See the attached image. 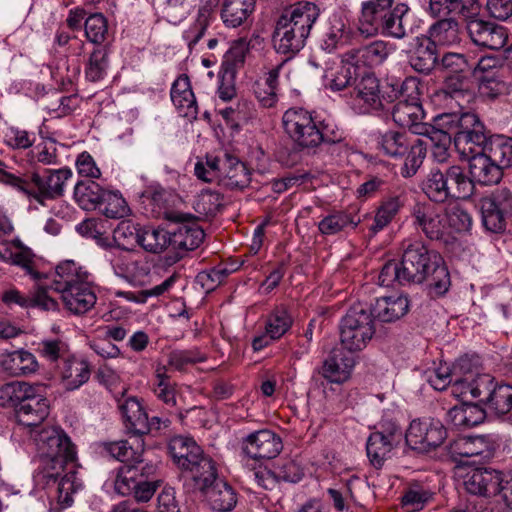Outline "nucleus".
Wrapping results in <instances>:
<instances>
[{
	"mask_svg": "<svg viewBox=\"0 0 512 512\" xmlns=\"http://www.w3.org/2000/svg\"><path fill=\"white\" fill-rule=\"evenodd\" d=\"M103 442L102 448L112 458L123 462L114 480L115 491L122 496H132L137 502H148L162 483L159 468L153 462H145L143 438Z\"/></svg>",
	"mask_w": 512,
	"mask_h": 512,
	"instance_id": "obj_1",
	"label": "nucleus"
},
{
	"mask_svg": "<svg viewBox=\"0 0 512 512\" xmlns=\"http://www.w3.org/2000/svg\"><path fill=\"white\" fill-rule=\"evenodd\" d=\"M401 258L403 278L409 284H424L429 294L443 296L451 285L449 270L441 254L421 240H405Z\"/></svg>",
	"mask_w": 512,
	"mask_h": 512,
	"instance_id": "obj_2",
	"label": "nucleus"
},
{
	"mask_svg": "<svg viewBox=\"0 0 512 512\" xmlns=\"http://www.w3.org/2000/svg\"><path fill=\"white\" fill-rule=\"evenodd\" d=\"M44 386L27 382L13 381L0 388V401L3 406L14 408L20 425L36 427L49 415V402L44 395Z\"/></svg>",
	"mask_w": 512,
	"mask_h": 512,
	"instance_id": "obj_3",
	"label": "nucleus"
},
{
	"mask_svg": "<svg viewBox=\"0 0 512 512\" xmlns=\"http://www.w3.org/2000/svg\"><path fill=\"white\" fill-rule=\"evenodd\" d=\"M72 175V170L68 167L45 169L43 175L33 172L30 181L4 173L6 183L23 192L29 200H34L42 206H45L47 200H55L64 195L65 184Z\"/></svg>",
	"mask_w": 512,
	"mask_h": 512,
	"instance_id": "obj_4",
	"label": "nucleus"
},
{
	"mask_svg": "<svg viewBox=\"0 0 512 512\" xmlns=\"http://www.w3.org/2000/svg\"><path fill=\"white\" fill-rule=\"evenodd\" d=\"M377 148L384 155L402 161L401 175L405 178L417 173L427 152L422 140L396 130L381 133L377 137Z\"/></svg>",
	"mask_w": 512,
	"mask_h": 512,
	"instance_id": "obj_5",
	"label": "nucleus"
},
{
	"mask_svg": "<svg viewBox=\"0 0 512 512\" xmlns=\"http://www.w3.org/2000/svg\"><path fill=\"white\" fill-rule=\"evenodd\" d=\"M52 464L41 463L43 478L46 483H57L58 501L70 506L73 502L72 494L76 492L75 475L77 459L76 448L67 436V445H56L51 452Z\"/></svg>",
	"mask_w": 512,
	"mask_h": 512,
	"instance_id": "obj_6",
	"label": "nucleus"
},
{
	"mask_svg": "<svg viewBox=\"0 0 512 512\" xmlns=\"http://www.w3.org/2000/svg\"><path fill=\"white\" fill-rule=\"evenodd\" d=\"M422 190L433 202L444 203L448 199H468L472 196V185L459 165L444 170L432 168L426 175Z\"/></svg>",
	"mask_w": 512,
	"mask_h": 512,
	"instance_id": "obj_7",
	"label": "nucleus"
},
{
	"mask_svg": "<svg viewBox=\"0 0 512 512\" xmlns=\"http://www.w3.org/2000/svg\"><path fill=\"white\" fill-rule=\"evenodd\" d=\"M479 116L471 111H452L434 117V126H422L421 133L431 134V141L437 147L446 148L447 144L455 141L456 136L471 135L485 130Z\"/></svg>",
	"mask_w": 512,
	"mask_h": 512,
	"instance_id": "obj_8",
	"label": "nucleus"
},
{
	"mask_svg": "<svg viewBox=\"0 0 512 512\" xmlns=\"http://www.w3.org/2000/svg\"><path fill=\"white\" fill-rule=\"evenodd\" d=\"M340 341L349 352L363 350L375 334V322L367 304H355L339 323Z\"/></svg>",
	"mask_w": 512,
	"mask_h": 512,
	"instance_id": "obj_9",
	"label": "nucleus"
},
{
	"mask_svg": "<svg viewBox=\"0 0 512 512\" xmlns=\"http://www.w3.org/2000/svg\"><path fill=\"white\" fill-rule=\"evenodd\" d=\"M448 436L447 428L436 418L423 417L410 422L405 444L418 454H427L440 447Z\"/></svg>",
	"mask_w": 512,
	"mask_h": 512,
	"instance_id": "obj_10",
	"label": "nucleus"
},
{
	"mask_svg": "<svg viewBox=\"0 0 512 512\" xmlns=\"http://www.w3.org/2000/svg\"><path fill=\"white\" fill-rule=\"evenodd\" d=\"M482 224L487 231L501 233L512 218V190L500 187L480 200Z\"/></svg>",
	"mask_w": 512,
	"mask_h": 512,
	"instance_id": "obj_11",
	"label": "nucleus"
},
{
	"mask_svg": "<svg viewBox=\"0 0 512 512\" xmlns=\"http://www.w3.org/2000/svg\"><path fill=\"white\" fill-rule=\"evenodd\" d=\"M285 132L300 148H315L318 136L317 118L303 108H290L282 117Z\"/></svg>",
	"mask_w": 512,
	"mask_h": 512,
	"instance_id": "obj_12",
	"label": "nucleus"
},
{
	"mask_svg": "<svg viewBox=\"0 0 512 512\" xmlns=\"http://www.w3.org/2000/svg\"><path fill=\"white\" fill-rule=\"evenodd\" d=\"M167 219L175 224L169 230L170 246L183 252L191 251L203 242L204 230L197 224V217L192 214L170 212Z\"/></svg>",
	"mask_w": 512,
	"mask_h": 512,
	"instance_id": "obj_13",
	"label": "nucleus"
},
{
	"mask_svg": "<svg viewBox=\"0 0 512 512\" xmlns=\"http://www.w3.org/2000/svg\"><path fill=\"white\" fill-rule=\"evenodd\" d=\"M350 106L357 114H368L384 109L380 85L376 76L362 68L360 77L350 92Z\"/></svg>",
	"mask_w": 512,
	"mask_h": 512,
	"instance_id": "obj_14",
	"label": "nucleus"
},
{
	"mask_svg": "<svg viewBox=\"0 0 512 512\" xmlns=\"http://www.w3.org/2000/svg\"><path fill=\"white\" fill-rule=\"evenodd\" d=\"M310 34L283 14L278 18L273 34L274 47L288 59L300 52L306 45Z\"/></svg>",
	"mask_w": 512,
	"mask_h": 512,
	"instance_id": "obj_15",
	"label": "nucleus"
},
{
	"mask_svg": "<svg viewBox=\"0 0 512 512\" xmlns=\"http://www.w3.org/2000/svg\"><path fill=\"white\" fill-rule=\"evenodd\" d=\"M282 449V439L269 429L252 432L242 442L243 453L252 459H272Z\"/></svg>",
	"mask_w": 512,
	"mask_h": 512,
	"instance_id": "obj_16",
	"label": "nucleus"
},
{
	"mask_svg": "<svg viewBox=\"0 0 512 512\" xmlns=\"http://www.w3.org/2000/svg\"><path fill=\"white\" fill-rule=\"evenodd\" d=\"M466 28L469 37L477 46L499 50L508 40L507 29L493 22L471 19L467 22Z\"/></svg>",
	"mask_w": 512,
	"mask_h": 512,
	"instance_id": "obj_17",
	"label": "nucleus"
},
{
	"mask_svg": "<svg viewBox=\"0 0 512 512\" xmlns=\"http://www.w3.org/2000/svg\"><path fill=\"white\" fill-rule=\"evenodd\" d=\"M1 299L9 307L17 305L23 309L58 310V302L48 295L47 289L43 286H39L34 292L29 294L22 293L16 288H10L2 293Z\"/></svg>",
	"mask_w": 512,
	"mask_h": 512,
	"instance_id": "obj_18",
	"label": "nucleus"
},
{
	"mask_svg": "<svg viewBox=\"0 0 512 512\" xmlns=\"http://www.w3.org/2000/svg\"><path fill=\"white\" fill-rule=\"evenodd\" d=\"M126 433L130 437L143 438L149 433V418L140 402L135 397L118 399Z\"/></svg>",
	"mask_w": 512,
	"mask_h": 512,
	"instance_id": "obj_19",
	"label": "nucleus"
},
{
	"mask_svg": "<svg viewBox=\"0 0 512 512\" xmlns=\"http://www.w3.org/2000/svg\"><path fill=\"white\" fill-rule=\"evenodd\" d=\"M500 473V471L492 468H471L462 476L463 486L472 495L495 496Z\"/></svg>",
	"mask_w": 512,
	"mask_h": 512,
	"instance_id": "obj_20",
	"label": "nucleus"
},
{
	"mask_svg": "<svg viewBox=\"0 0 512 512\" xmlns=\"http://www.w3.org/2000/svg\"><path fill=\"white\" fill-rule=\"evenodd\" d=\"M488 412L498 418L505 417L512 413V385L495 382L491 376V383L481 397Z\"/></svg>",
	"mask_w": 512,
	"mask_h": 512,
	"instance_id": "obj_21",
	"label": "nucleus"
},
{
	"mask_svg": "<svg viewBox=\"0 0 512 512\" xmlns=\"http://www.w3.org/2000/svg\"><path fill=\"white\" fill-rule=\"evenodd\" d=\"M393 121L401 127L409 128L414 134L424 135L431 140V134L421 133L422 126H434V124L423 123V109L420 103L408 101L407 99L398 100L392 108Z\"/></svg>",
	"mask_w": 512,
	"mask_h": 512,
	"instance_id": "obj_22",
	"label": "nucleus"
},
{
	"mask_svg": "<svg viewBox=\"0 0 512 512\" xmlns=\"http://www.w3.org/2000/svg\"><path fill=\"white\" fill-rule=\"evenodd\" d=\"M368 307L374 322L391 323L407 314L409 299L406 295L381 297Z\"/></svg>",
	"mask_w": 512,
	"mask_h": 512,
	"instance_id": "obj_23",
	"label": "nucleus"
},
{
	"mask_svg": "<svg viewBox=\"0 0 512 512\" xmlns=\"http://www.w3.org/2000/svg\"><path fill=\"white\" fill-rule=\"evenodd\" d=\"M354 366L351 352L334 349L323 363L322 375L331 383L342 384L350 378Z\"/></svg>",
	"mask_w": 512,
	"mask_h": 512,
	"instance_id": "obj_24",
	"label": "nucleus"
},
{
	"mask_svg": "<svg viewBox=\"0 0 512 512\" xmlns=\"http://www.w3.org/2000/svg\"><path fill=\"white\" fill-rule=\"evenodd\" d=\"M438 59L435 41L425 36L414 39V48L409 54V64L416 72L428 75L435 68Z\"/></svg>",
	"mask_w": 512,
	"mask_h": 512,
	"instance_id": "obj_25",
	"label": "nucleus"
},
{
	"mask_svg": "<svg viewBox=\"0 0 512 512\" xmlns=\"http://www.w3.org/2000/svg\"><path fill=\"white\" fill-rule=\"evenodd\" d=\"M465 160L468 162L469 175L467 176L472 185V194L475 184L493 185L502 179L503 172L499 170L497 164L486 157L485 153L473 155Z\"/></svg>",
	"mask_w": 512,
	"mask_h": 512,
	"instance_id": "obj_26",
	"label": "nucleus"
},
{
	"mask_svg": "<svg viewBox=\"0 0 512 512\" xmlns=\"http://www.w3.org/2000/svg\"><path fill=\"white\" fill-rule=\"evenodd\" d=\"M171 100L182 117L197 119L198 106L192 91L191 82L186 74H181L172 84Z\"/></svg>",
	"mask_w": 512,
	"mask_h": 512,
	"instance_id": "obj_27",
	"label": "nucleus"
},
{
	"mask_svg": "<svg viewBox=\"0 0 512 512\" xmlns=\"http://www.w3.org/2000/svg\"><path fill=\"white\" fill-rule=\"evenodd\" d=\"M394 0H369L362 2L359 31L366 36L378 34V27L392 8Z\"/></svg>",
	"mask_w": 512,
	"mask_h": 512,
	"instance_id": "obj_28",
	"label": "nucleus"
},
{
	"mask_svg": "<svg viewBox=\"0 0 512 512\" xmlns=\"http://www.w3.org/2000/svg\"><path fill=\"white\" fill-rule=\"evenodd\" d=\"M65 307L75 315H82L92 309L97 297L91 282L80 283L60 292Z\"/></svg>",
	"mask_w": 512,
	"mask_h": 512,
	"instance_id": "obj_29",
	"label": "nucleus"
},
{
	"mask_svg": "<svg viewBox=\"0 0 512 512\" xmlns=\"http://www.w3.org/2000/svg\"><path fill=\"white\" fill-rule=\"evenodd\" d=\"M0 369L10 376L28 375L37 371L38 362L31 352L20 349L0 353Z\"/></svg>",
	"mask_w": 512,
	"mask_h": 512,
	"instance_id": "obj_30",
	"label": "nucleus"
},
{
	"mask_svg": "<svg viewBox=\"0 0 512 512\" xmlns=\"http://www.w3.org/2000/svg\"><path fill=\"white\" fill-rule=\"evenodd\" d=\"M91 274L74 260H64L56 266V277L51 288L61 292L80 283L91 282Z\"/></svg>",
	"mask_w": 512,
	"mask_h": 512,
	"instance_id": "obj_31",
	"label": "nucleus"
},
{
	"mask_svg": "<svg viewBox=\"0 0 512 512\" xmlns=\"http://www.w3.org/2000/svg\"><path fill=\"white\" fill-rule=\"evenodd\" d=\"M200 494L217 512H229L236 503L237 497L233 488L223 479L200 491Z\"/></svg>",
	"mask_w": 512,
	"mask_h": 512,
	"instance_id": "obj_32",
	"label": "nucleus"
},
{
	"mask_svg": "<svg viewBox=\"0 0 512 512\" xmlns=\"http://www.w3.org/2000/svg\"><path fill=\"white\" fill-rule=\"evenodd\" d=\"M192 463L185 471L191 474L194 487L199 492L220 480L215 461L203 451Z\"/></svg>",
	"mask_w": 512,
	"mask_h": 512,
	"instance_id": "obj_33",
	"label": "nucleus"
},
{
	"mask_svg": "<svg viewBox=\"0 0 512 512\" xmlns=\"http://www.w3.org/2000/svg\"><path fill=\"white\" fill-rule=\"evenodd\" d=\"M361 70L362 67L355 62L343 61L335 70L324 75V86L334 92L353 87Z\"/></svg>",
	"mask_w": 512,
	"mask_h": 512,
	"instance_id": "obj_34",
	"label": "nucleus"
},
{
	"mask_svg": "<svg viewBox=\"0 0 512 512\" xmlns=\"http://www.w3.org/2000/svg\"><path fill=\"white\" fill-rule=\"evenodd\" d=\"M484 404L470 403L464 401L459 406H454L448 411L449 420L458 427L471 428L481 424L487 415L488 410Z\"/></svg>",
	"mask_w": 512,
	"mask_h": 512,
	"instance_id": "obj_35",
	"label": "nucleus"
},
{
	"mask_svg": "<svg viewBox=\"0 0 512 512\" xmlns=\"http://www.w3.org/2000/svg\"><path fill=\"white\" fill-rule=\"evenodd\" d=\"M201 452L200 446L189 437L175 436L168 443V453L182 470H186L190 464H193V460L197 459Z\"/></svg>",
	"mask_w": 512,
	"mask_h": 512,
	"instance_id": "obj_36",
	"label": "nucleus"
},
{
	"mask_svg": "<svg viewBox=\"0 0 512 512\" xmlns=\"http://www.w3.org/2000/svg\"><path fill=\"white\" fill-rule=\"evenodd\" d=\"M360 222V216L354 211L335 210L318 223V229L323 235H335L348 228L355 229Z\"/></svg>",
	"mask_w": 512,
	"mask_h": 512,
	"instance_id": "obj_37",
	"label": "nucleus"
},
{
	"mask_svg": "<svg viewBox=\"0 0 512 512\" xmlns=\"http://www.w3.org/2000/svg\"><path fill=\"white\" fill-rule=\"evenodd\" d=\"M108 45L94 46L85 62V78L90 82L103 80L108 72L110 60Z\"/></svg>",
	"mask_w": 512,
	"mask_h": 512,
	"instance_id": "obj_38",
	"label": "nucleus"
},
{
	"mask_svg": "<svg viewBox=\"0 0 512 512\" xmlns=\"http://www.w3.org/2000/svg\"><path fill=\"white\" fill-rule=\"evenodd\" d=\"M391 48L388 43L377 40L352 50L351 58L357 65L359 63L366 67H376L381 65L390 55Z\"/></svg>",
	"mask_w": 512,
	"mask_h": 512,
	"instance_id": "obj_39",
	"label": "nucleus"
},
{
	"mask_svg": "<svg viewBox=\"0 0 512 512\" xmlns=\"http://www.w3.org/2000/svg\"><path fill=\"white\" fill-rule=\"evenodd\" d=\"M483 153L499 170L503 172L512 164V139L503 135H490L489 141Z\"/></svg>",
	"mask_w": 512,
	"mask_h": 512,
	"instance_id": "obj_40",
	"label": "nucleus"
},
{
	"mask_svg": "<svg viewBox=\"0 0 512 512\" xmlns=\"http://www.w3.org/2000/svg\"><path fill=\"white\" fill-rule=\"evenodd\" d=\"M320 13L321 10L317 4L310 1H300L290 6L282 14L310 34Z\"/></svg>",
	"mask_w": 512,
	"mask_h": 512,
	"instance_id": "obj_41",
	"label": "nucleus"
},
{
	"mask_svg": "<svg viewBox=\"0 0 512 512\" xmlns=\"http://www.w3.org/2000/svg\"><path fill=\"white\" fill-rule=\"evenodd\" d=\"M106 193L107 190L93 180L79 181L74 187L75 201L87 211L98 209Z\"/></svg>",
	"mask_w": 512,
	"mask_h": 512,
	"instance_id": "obj_42",
	"label": "nucleus"
},
{
	"mask_svg": "<svg viewBox=\"0 0 512 512\" xmlns=\"http://www.w3.org/2000/svg\"><path fill=\"white\" fill-rule=\"evenodd\" d=\"M255 4L248 0H225L221 10L223 23L230 28L241 26L253 13Z\"/></svg>",
	"mask_w": 512,
	"mask_h": 512,
	"instance_id": "obj_43",
	"label": "nucleus"
},
{
	"mask_svg": "<svg viewBox=\"0 0 512 512\" xmlns=\"http://www.w3.org/2000/svg\"><path fill=\"white\" fill-rule=\"evenodd\" d=\"M41 463L52 464L51 452L56 445H67V434L57 427L43 428L35 437Z\"/></svg>",
	"mask_w": 512,
	"mask_h": 512,
	"instance_id": "obj_44",
	"label": "nucleus"
},
{
	"mask_svg": "<svg viewBox=\"0 0 512 512\" xmlns=\"http://www.w3.org/2000/svg\"><path fill=\"white\" fill-rule=\"evenodd\" d=\"M491 383V375L478 374L476 377L471 376L455 378L452 384V393L460 394L463 398L468 395L473 399H478L481 403V397L487 392V387Z\"/></svg>",
	"mask_w": 512,
	"mask_h": 512,
	"instance_id": "obj_45",
	"label": "nucleus"
},
{
	"mask_svg": "<svg viewBox=\"0 0 512 512\" xmlns=\"http://www.w3.org/2000/svg\"><path fill=\"white\" fill-rule=\"evenodd\" d=\"M61 374L66 381L67 389H77L90 378L89 363L83 359L69 358L64 361Z\"/></svg>",
	"mask_w": 512,
	"mask_h": 512,
	"instance_id": "obj_46",
	"label": "nucleus"
},
{
	"mask_svg": "<svg viewBox=\"0 0 512 512\" xmlns=\"http://www.w3.org/2000/svg\"><path fill=\"white\" fill-rule=\"evenodd\" d=\"M415 223L430 240L447 242V233L443 218L430 211L417 210L414 214Z\"/></svg>",
	"mask_w": 512,
	"mask_h": 512,
	"instance_id": "obj_47",
	"label": "nucleus"
},
{
	"mask_svg": "<svg viewBox=\"0 0 512 512\" xmlns=\"http://www.w3.org/2000/svg\"><path fill=\"white\" fill-rule=\"evenodd\" d=\"M489 138L490 135H488V131L485 129L482 131L478 130L471 135L463 134L456 136L455 141L453 142L461 159H466L472 157L473 155L483 153Z\"/></svg>",
	"mask_w": 512,
	"mask_h": 512,
	"instance_id": "obj_48",
	"label": "nucleus"
},
{
	"mask_svg": "<svg viewBox=\"0 0 512 512\" xmlns=\"http://www.w3.org/2000/svg\"><path fill=\"white\" fill-rule=\"evenodd\" d=\"M452 456L472 457L489 454L486 437L483 435L464 436L454 440L449 446Z\"/></svg>",
	"mask_w": 512,
	"mask_h": 512,
	"instance_id": "obj_49",
	"label": "nucleus"
},
{
	"mask_svg": "<svg viewBox=\"0 0 512 512\" xmlns=\"http://www.w3.org/2000/svg\"><path fill=\"white\" fill-rule=\"evenodd\" d=\"M225 176L223 181L224 186L229 189H243L250 183V172L246 165L234 157H227L223 163Z\"/></svg>",
	"mask_w": 512,
	"mask_h": 512,
	"instance_id": "obj_50",
	"label": "nucleus"
},
{
	"mask_svg": "<svg viewBox=\"0 0 512 512\" xmlns=\"http://www.w3.org/2000/svg\"><path fill=\"white\" fill-rule=\"evenodd\" d=\"M409 7L400 3L391 8L386 17L378 27V33L390 36L396 39H402L406 36V29L403 24V17L408 13Z\"/></svg>",
	"mask_w": 512,
	"mask_h": 512,
	"instance_id": "obj_51",
	"label": "nucleus"
},
{
	"mask_svg": "<svg viewBox=\"0 0 512 512\" xmlns=\"http://www.w3.org/2000/svg\"><path fill=\"white\" fill-rule=\"evenodd\" d=\"M137 244L145 251L158 254L170 246L169 230L153 227H142Z\"/></svg>",
	"mask_w": 512,
	"mask_h": 512,
	"instance_id": "obj_52",
	"label": "nucleus"
},
{
	"mask_svg": "<svg viewBox=\"0 0 512 512\" xmlns=\"http://www.w3.org/2000/svg\"><path fill=\"white\" fill-rule=\"evenodd\" d=\"M505 72L495 75L479 76V94L481 97L494 100L510 92L511 84L504 77Z\"/></svg>",
	"mask_w": 512,
	"mask_h": 512,
	"instance_id": "obj_53",
	"label": "nucleus"
},
{
	"mask_svg": "<svg viewBox=\"0 0 512 512\" xmlns=\"http://www.w3.org/2000/svg\"><path fill=\"white\" fill-rule=\"evenodd\" d=\"M395 448L389 441L383 440V436H378L375 433L370 434L366 443L367 456L376 469L383 467Z\"/></svg>",
	"mask_w": 512,
	"mask_h": 512,
	"instance_id": "obj_54",
	"label": "nucleus"
},
{
	"mask_svg": "<svg viewBox=\"0 0 512 512\" xmlns=\"http://www.w3.org/2000/svg\"><path fill=\"white\" fill-rule=\"evenodd\" d=\"M249 50L250 43L245 38L235 40L223 56L221 70L236 73L243 67Z\"/></svg>",
	"mask_w": 512,
	"mask_h": 512,
	"instance_id": "obj_55",
	"label": "nucleus"
},
{
	"mask_svg": "<svg viewBox=\"0 0 512 512\" xmlns=\"http://www.w3.org/2000/svg\"><path fill=\"white\" fill-rule=\"evenodd\" d=\"M402 205L403 203L399 196L390 197L385 200L378 208L373 223L369 228L371 236L383 230L399 212Z\"/></svg>",
	"mask_w": 512,
	"mask_h": 512,
	"instance_id": "obj_56",
	"label": "nucleus"
},
{
	"mask_svg": "<svg viewBox=\"0 0 512 512\" xmlns=\"http://www.w3.org/2000/svg\"><path fill=\"white\" fill-rule=\"evenodd\" d=\"M459 23L454 17L443 18L434 23L430 29V37L441 44H452L458 41Z\"/></svg>",
	"mask_w": 512,
	"mask_h": 512,
	"instance_id": "obj_57",
	"label": "nucleus"
},
{
	"mask_svg": "<svg viewBox=\"0 0 512 512\" xmlns=\"http://www.w3.org/2000/svg\"><path fill=\"white\" fill-rule=\"evenodd\" d=\"M104 195V199L98 209L105 217L120 219L129 215L130 208L120 192L107 191Z\"/></svg>",
	"mask_w": 512,
	"mask_h": 512,
	"instance_id": "obj_58",
	"label": "nucleus"
},
{
	"mask_svg": "<svg viewBox=\"0 0 512 512\" xmlns=\"http://www.w3.org/2000/svg\"><path fill=\"white\" fill-rule=\"evenodd\" d=\"M292 322V317L285 308H277L267 318L266 333L271 340H277L290 329Z\"/></svg>",
	"mask_w": 512,
	"mask_h": 512,
	"instance_id": "obj_59",
	"label": "nucleus"
},
{
	"mask_svg": "<svg viewBox=\"0 0 512 512\" xmlns=\"http://www.w3.org/2000/svg\"><path fill=\"white\" fill-rule=\"evenodd\" d=\"M198 0H166L161 7L163 17L172 24L184 20L197 5Z\"/></svg>",
	"mask_w": 512,
	"mask_h": 512,
	"instance_id": "obj_60",
	"label": "nucleus"
},
{
	"mask_svg": "<svg viewBox=\"0 0 512 512\" xmlns=\"http://www.w3.org/2000/svg\"><path fill=\"white\" fill-rule=\"evenodd\" d=\"M85 35L95 46L104 45L108 33L107 19L102 13H94L85 19Z\"/></svg>",
	"mask_w": 512,
	"mask_h": 512,
	"instance_id": "obj_61",
	"label": "nucleus"
},
{
	"mask_svg": "<svg viewBox=\"0 0 512 512\" xmlns=\"http://www.w3.org/2000/svg\"><path fill=\"white\" fill-rule=\"evenodd\" d=\"M141 228L142 227L135 224L132 220H122L119 222L113 230V235L118 248L130 251L131 249L128 245L137 243V238L138 235H140Z\"/></svg>",
	"mask_w": 512,
	"mask_h": 512,
	"instance_id": "obj_62",
	"label": "nucleus"
},
{
	"mask_svg": "<svg viewBox=\"0 0 512 512\" xmlns=\"http://www.w3.org/2000/svg\"><path fill=\"white\" fill-rule=\"evenodd\" d=\"M223 196L218 191L203 189L194 204L197 213L205 216L215 215L222 207Z\"/></svg>",
	"mask_w": 512,
	"mask_h": 512,
	"instance_id": "obj_63",
	"label": "nucleus"
},
{
	"mask_svg": "<svg viewBox=\"0 0 512 512\" xmlns=\"http://www.w3.org/2000/svg\"><path fill=\"white\" fill-rule=\"evenodd\" d=\"M317 128L320 136L317 146L325 143L328 145L329 152H334V149L344 140L343 132L331 120H317Z\"/></svg>",
	"mask_w": 512,
	"mask_h": 512,
	"instance_id": "obj_64",
	"label": "nucleus"
}]
</instances>
